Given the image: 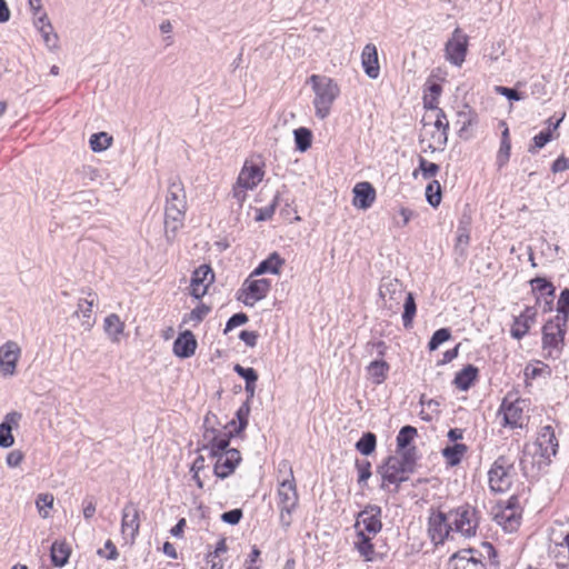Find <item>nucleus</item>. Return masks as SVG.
Here are the masks:
<instances>
[{
    "mask_svg": "<svg viewBox=\"0 0 569 569\" xmlns=\"http://www.w3.org/2000/svg\"><path fill=\"white\" fill-rule=\"evenodd\" d=\"M232 438V433H217L213 429H209L206 435V443L198 448V451L208 450L209 456L216 459L213 473L217 478H228L241 461L240 451L229 448Z\"/></svg>",
    "mask_w": 569,
    "mask_h": 569,
    "instance_id": "obj_1",
    "label": "nucleus"
},
{
    "mask_svg": "<svg viewBox=\"0 0 569 569\" xmlns=\"http://www.w3.org/2000/svg\"><path fill=\"white\" fill-rule=\"evenodd\" d=\"M187 211V197L183 183L178 177L170 178L164 208L166 233L173 234L182 226Z\"/></svg>",
    "mask_w": 569,
    "mask_h": 569,
    "instance_id": "obj_2",
    "label": "nucleus"
},
{
    "mask_svg": "<svg viewBox=\"0 0 569 569\" xmlns=\"http://www.w3.org/2000/svg\"><path fill=\"white\" fill-rule=\"evenodd\" d=\"M310 81L316 94L313 100L316 116L326 119L330 113L332 103L340 93L339 87L332 79L325 76L313 74L310 77Z\"/></svg>",
    "mask_w": 569,
    "mask_h": 569,
    "instance_id": "obj_3",
    "label": "nucleus"
},
{
    "mask_svg": "<svg viewBox=\"0 0 569 569\" xmlns=\"http://www.w3.org/2000/svg\"><path fill=\"white\" fill-rule=\"evenodd\" d=\"M516 459L510 455L499 456L492 463L489 472V487L491 491L505 492L512 483Z\"/></svg>",
    "mask_w": 569,
    "mask_h": 569,
    "instance_id": "obj_4",
    "label": "nucleus"
},
{
    "mask_svg": "<svg viewBox=\"0 0 569 569\" xmlns=\"http://www.w3.org/2000/svg\"><path fill=\"white\" fill-rule=\"evenodd\" d=\"M568 320L560 318H552L548 320L542 327V348L548 351V356L559 358L563 345L565 336L567 333Z\"/></svg>",
    "mask_w": 569,
    "mask_h": 569,
    "instance_id": "obj_5",
    "label": "nucleus"
},
{
    "mask_svg": "<svg viewBox=\"0 0 569 569\" xmlns=\"http://www.w3.org/2000/svg\"><path fill=\"white\" fill-rule=\"evenodd\" d=\"M478 513L479 511L468 503L449 511L452 529L465 537L475 536L479 525Z\"/></svg>",
    "mask_w": 569,
    "mask_h": 569,
    "instance_id": "obj_6",
    "label": "nucleus"
},
{
    "mask_svg": "<svg viewBox=\"0 0 569 569\" xmlns=\"http://www.w3.org/2000/svg\"><path fill=\"white\" fill-rule=\"evenodd\" d=\"M452 530L449 513L447 515L440 510L430 513L428 519V533L435 545L443 543Z\"/></svg>",
    "mask_w": 569,
    "mask_h": 569,
    "instance_id": "obj_7",
    "label": "nucleus"
},
{
    "mask_svg": "<svg viewBox=\"0 0 569 569\" xmlns=\"http://www.w3.org/2000/svg\"><path fill=\"white\" fill-rule=\"evenodd\" d=\"M406 293L402 283L398 279H383L379 287V296L383 300V308H387L393 313L398 311Z\"/></svg>",
    "mask_w": 569,
    "mask_h": 569,
    "instance_id": "obj_8",
    "label": "nucleus"
},
{
    "mask_svg": "<svg viewBox=\"0 0 569 569\" xmlns=\"http://www.w3.org/2000/svg\"><path fill=\"white\" fill-rule=\"evenodd\" d=\"M468 51V37L457 28L452 38L445 46L446 59L453 66L461 67Z\"/></svg>",
    "mask_w": 569,
    "mask_h": 569,
    "instance_id": "obj_9",
    "label": "nucleus"
},
{
    "mask_svg": "<svg viewBox=\"0 0 569 569\" xmlns=\"http://www.w3.org/2000/svg\"><path fill=\"white\" fill-rule=\"evenodd\" d=\"M477 552L473 548L455 552L447 562V569H487L483 561L476 556Z\"/></svg>",
    "mask_w": 569,
    "mask_h": 569,
    "instance_id": "obj_10",
    "label": "nucleus"
},
{
    "mask_svg": "<svg viewBox=\"0 0 569 569\" xmlns=\"http://www.w3.org/2000/svg\"><path fill=\"white\" fill-rule=\"evenodd\" d=\"M381 513L382 509L380 506L369 503L357 515L355 527L357 528L362 522L365 533L376 536L382 529Z\"/></svg>",
    "mask_w": 569,
    "mask_h": 569,
    "instance_id": "obj_11",
    "label": "nucleus"
},
{
    "mask_svg": "<svg viewBox=\"0 0 569 569\" xmlns=\"http://www.w3.org/2000/svg\"><path fill=\"white\" fill-rule=\"evenodd\" d=\"M271 289V281L269 279L250 280L247 279L241 288L246 295L242 302L248 307H253L257 301L264 299Z\"/></svg>",
    "mask_w": 569,
    "mask_h": 569,
    "instance_id": "obj_12",
    "label": "nucleus"
},
{
    "mask_svg": "<svg viewBox=\"0 0 569 569\" xmlns=\"http://www.w3.org/2000/svg\"><path fill=\"white\" fill-rule=\"evenodd\" d=\"M289 476L290 479L282 480L278 489L279 508L286 510L287 513H291L298 505L297 487L291 468Z\"/></svg>",
    "mask_w": 569,
    "mask_h": 569,
    "instance_id": "obj_13",
    "label": "nucleus"
},
{
    "mask_svg": "<svg viewBox=\"0 0 569 569\" xmlns=\"http://www.w3.org/2000/svg\"><path fill=\"white\" fill-rule=\"evenodd\" d=\"M549 552L559 565L569 561V531L552 530L550 535Z\"/></svg>",
    "mask_w": 569,
    "mask_h": 569,
    "instance_id": "obj_14",
    "label": "nucleus"
},
{
    "mask_svg": "<svg viewBox=\"0 0 569 569\" xmlns=\"http://www.w3.org/2000/svg\"><path fill=\"white\" fill-rule=\"evenodd\" d=\"M213 280V272L209 266H200L197 268L191 277L190 295L199 300L208 290V286Z\"/></svg>",
    "mask_w": 569,
    "mask_h": 569,
    "instance_id": "obj_15",
    "label": "nucleus"
},
{
    "mask_svg": "<svg viewBox=\"0 0 569 569\" xmlns=\"http://www.w3.org/2000/svg\"><path fill=\"white\" fill-rule=\"evenodd\" d=\"M20 357V348L13 341H8L0 347V373L4 377L16 372L17 362Z\"/></svg>",
    "mask_w": 569,
    "mask_h": 569,
    "instance_id": "obj_16",
    "label": "nucleus"
},
{
    "mask_svg": "<svg viewBox=\"0 0 569 569\" xmlns=\"http://www.w3.org/2000/svg\"><path fill=\"white\" fill-rule=\"evenodd\" d=\"M537 316L536 307H526V309L517 317L510 329V335L513 339H522L529 331L531 325L535 322Z\"/></svg>",
    "mask_w": 569,
    "mask_h": 569,
    "instance_id": "obj_17",
    "label": "nucleus"
},
{
    "mask_svg": "<svg viewBox=\"0 0 569 569\" xmlns=\"http://www.w3.org/2000/svg\"><path fill=\"white\" fill-rule=\"evenodd\" d=\"M197 346L194 335L190 330H184L173 341L172 351L178 358L187 359L194 355Z\"/></svg>",
    "mask_w": 569,
    "mask_h": 569,
    "instance_id": "obj_18",
    "label": "nucleus"
},
{
    "mask_svg": "<svg viewBox=\"0 0 569 569\" xmlns=\"http://www.w3.org/2000/svg\"><path fill=\"white\" fill-rule=\"evenodd\" d=\"M536 443L539 447L543 458L550 459L558 452L559 443L555 433V429L551 426H545L541 428Z\"/></svg>",
    "mask_w": 569,
    "mask_h": 569,
    "instance_id": "obj_19",
    "label": "nucleus"
},
{
    "mask_svg": "<svg viewBox=\"0 0 569 569\" xmlns=\"http://www.w3.org/2000/svg\"><path fill=\"white\" fill-rule=\"evenodd\" d=\"M22 415L18 411L8 412L0 423V447L10 448L14 443L12 429L18 428Z\"/></svg>",
    "mask_w": 569,
    "mask_h": 569,
    "instance_id": "obj_20",
    "label": "nucleus"
},
{
    "mask_svg": "<svg viewBox=\"0 0 569 569\" xmlns=\"http://www.w3.org/2000/svg\"><path fill=\"white\" fill-rule=\"evenodd\" d=\"M377 472L382 478V483L380 485L381 489H385L386 480H388V476L393 477L396 475H410L412 473L407 466L396 456H388L383 463L378 467Z\"/></svg>",
    "mask_w": 569,
    "mask_h": 569,
    "instance_id": "obj_21",
    "label": "nucleus"
},
{
    "mask_svg": "<svg viewBox=\"0 0 569 569\" xmlns=\"http://www.w3.org/2000/svg\"><path fill=\"white\" fill-rule=\"evenodd\" d=\"M353 206L359 209H368L376 199V190L370 182H358L353 187Z\"/></svg>",
    "mask_w": 569,
    "mask_h": 569,
    "instance_id": "obj_22",
    "label": "nucleus"
},
{
    "mask_svg": "<svg viewBox=\"0 0 569 569\" xmlns=\"http://www.w3.org/2000/svg\"><path fill=\"white\" fill-rule=\"evenodd\" d=\"M361 62L366 74L371 79H377L380 74L377 47L373 43L365 46L361 53Z\"/></svg>",
    "mask_w": 569,
    "mask_h": 569,
    "instance_id": "obj_23",
    "label": "nucleus"
},
{
    "mask_svg": "<svg viewBox=\"0 0 569 569\" xmlns=\"http://www.w3.org/2000/svg\"><path fill=\"white\" fill-rule=\"evenodd\" d=\"M263 178V171L257 164L244 163L242 170L239 173L237 183L247 189H253Z\"/></svg>",
    "mask_w": 569,
    "mask_h": 569,
    "instance_id": "obj_24",
    "label": "nucleus"
},
{
    "mask_svg": "<svg viewBox=\"0 0 569 569\" xmlns=\"http://www.w3.org/2000/svg\"><path fill=\"white\" fill-rule=\"evenodd\" d=\"M495 521L503 528L506 532L516 531L521 521L520 510H511L510 508H501L495 513Z\"/></svg>",
    "mask_w": 569,
    "mask_h": 569,
    "instance_id": "obj_25",
    "label": "nucleus"
},
{
    "mask_svg": "<svg viewBox=\"0 0 569 569\" xmlns=\"http://www.w3.org/2000/svg\"><path fill=\"white\" fill-rule=\"evenodd\" d=\"M478 377L479 369L473 365H467L456 373L452 383L460 391H467L473 386Z\"/></svg>",
    "mask_w": 569,
    "mask_h": 569,
    "instance_id": "obj_26",
    "label": "nucleus"
},
{
    "mask_svg": "<svg viewBox=\"0 0 569 569\" xmlns=\"http://www.w3.org/2000/svg\"><path fill=\"white\" fill-rule=\"evenodd\" d=\"M284 259L278 252L274 251L270 253L268 258L262 260L254 268V270L250 274V278L261 276L264 273L279 274L280 268L284 264Z\"/></svg>",
    "mask_w": 569,
    "mask_h": 569,
    "instance_id": "obj_27",
    "label": "nucleus"
},
{
    "mask_svg": "<svg viewBox=\"0 0 569 569\" xmlns=\"http://www.w3.org/2000/svg\"><path fill=\"white\" fill-rule=\"evenodd\" d=\"M139 527L140 523L138 507L133 502H128L122 509V532H126V530L130 529L131 537L134 538L139 532Z\"/></svg>",
    "mask_w": 569,
    "mask_h": 569,
    "instance_id": "obj_28",
    "label": "nucleus"
},
{
    "mask_svg": "<svg viewBox=\"0 0 569 569\" xmlns=\"http://www.w3.org/2000/svg\"><path fill=\"white\" fill-rule=\"evenodd\" d=\"M389 369V363L382 359L371 361L366 368L369 379H371L375 385L385 382Z\"/></svg>",
    "mask_w": 569,
    "mask_h": 569,
    "instance_id": "obj_29",
    "label": "nucleus"
},
{
    "mask_svg": "<svg viewBox=\"0 0 569 569\" xmlns=\"http://www.w3.org/2000/svg\"><path fill=\"white\" fill-rule=\"evenodd\" d=\"M71 549L64 541L56 540L50 548V558L54 567L62 568L69 560Z\"/></svg>",
    "mask_w": 569,
    "mask_h": 569,
    "instance_id": "obj_30",
    "label": "nucleus"
},
{
    "mask_svg": "<svg viewBox=\"0 0 569 569\" xmlns=\"http://www.w3.org/2000/svg\"><path fill=\"white\" fill-rule=\"evenodd\" d=\"M355 548L366 561H373L376 553L375 546L371 541V537L365 533L363 530L357 532Z\"/></svg>",
    "mask_w": 569,
    "mask_h": 569,
    "instance_id": "obj_31",
    "label": "nucleus"
},
{
    "mask_svg": "<svg viewBox=\"0 0 569 569\" xmlns=\"http://www.w3.org/2000/svg\"><path fill=\"white\" fill-rule=\"evenodd\" d=\"M531 289L535 295L539 293L536 297V303H540L541 297H555L556 288L555 286L546 278L536 277L530 280Z\"/></svg>",
    "mask_w": 569,
    "mask_h": 569,
    "instance_id": "obj_32",
    "label": "nucleus"
},
{
    "mask_svg": "<svg viewBox=\"0 0 569 569\" xmlns=\"http://www.w3.org/2000/svg\"><path fill=\"white\" fill-rule=\"evenodd\" d=\"M505 425L511 428L522 427V408L518 403H502Z\"/></svg>",
    "mask_w": 569,
    "mask_h": 569,
    "instance_id": "obj_33",
    "label": "nucleus"
},
{
    "mask_svg": "<svg viewBox=\"0 0 569 569\" xmlns=\"http://www.w3.org/2000/svg\"><path fill=\"white\" fill-rule=\"evenodd\" d=\"M468 447L465 443H453L442 449V456L446 458L450 467L458 466L461 462L463 455L467 452Z\"/></svg>",
    "mask_w": 569,
    "mask_h": 569,
    "instance_id": "obj_34",
    "label": "nucleus"
},
{
    "mask_svg": "<svg viewBox=\"0 0 569 569\" xmlns=\"http://www.w3.org/2000/svg\"><path fill=\"white\" fill-rule=\"evenodd\" d=\"M104 331L113 340L118 341L119 336L123 332L124 325L120 320L119 316L111 313L104 319Z\"/></svg>",
    "mask_w": 569,
    "mask_h": 569,
    "instance_id": "obj_35",
    "label": "nucleus"
},
{
    "mask_svg": "<svg viewBox=\"0 0 569 569\" xmlns=\"http://www.w3.org/2000/svg\"><path fill=\"white\" fill-rule=\"evenodd\" d=\"M417 313V305L412 292H407L403 302L402 322L406 329L412 327L413 318Z\"/></svg>",
    "mask_w": 569,
    "mask_h": 569,
    "instance_id": "obj_36",
    "label": "nucleus"
},
{
    "mask_svg": "<svg viewBox=\"0 0 569 569\" xmlns=\"http://www.w3.org/2000/svg\"><path fill=\"white\" fill-rule=\"evenodd\" d=\"M376 447L377 436L370 431L362 433L361 438L355 445L356 450L362 456H370L375 452Z\"/></svg>",
    "mask_w": 569,
    "mask_h": 569,
    "instance_id": "obj_37",
    "label": "nucleus"
},
{
    "mask_svg": "<svg viewBox=\"0 0 569 569\" xmlns=\"http://www.w3.org/2000/svg\"><path fill=\"white\" fill-rule=\"evenodd\" d=\"M94 303V298L92 299H80L78 303V309L76 310L74 315L78 317L81 316L83 318L82 326L86 329H90L93 326L92 320V307Z\"/></svg>",
    "mask_w": 569,
    "mask_h": 569,
    "instance_id": "obj_38",
    "label": "nucleus"
},
{
    "mask_svg": "<svg viewBox=\"0 0 569 569\" xmlns=\"http://www.w3.org/2000/svg\"><path fill=\"white\" fill-rule=\"evenodd\" d=\"M477 116L471 111L458 112V120L456 122L459 126L458 134L461 139H468L470 137L468 128L476 122Z\"/></svg>",
    "mask_w": 569,
    "mask_h": 569,
    "instance_id": "obj_39",
    "label": "nucleus"
},
{
    "mask_svg": "<svg viewBox=\"0 0 569 569\" xmlns=\"http://www.w3.org/2000/svg\"><path fill=\"white\" fill-rule=\"evenodd\" d=\"M296 149L300 152L307 151L312 143V132L306 127H300L293 130Z\"/></svg>",
    "mask_w": 569,
    "mask_h": 569,
    "instance_id": "obj_40",
    "label": "nucleus"
},
{
    "mask_svg": "<svg viewBox=\"0 0 569 569\" xmlns=\"http://www.w3.org/2000/svg\"><path fill=\"white\" fill-rule=\"evenodd\" d=\"M417 436V429L410 425L403 426L397 436V451H401L402 449L410 448L411 442Z\"/></svg>",
    "mask_w": 569,
    "mask_h": 569,
    "instance_id": "obj_41",
    "label": "nucleus"
},
{
    "mask_svg": "<svg viewBox=\"0 0 569 569\" xmlns=\"http://www.w3.org/2000/svg\"><path fill=\"white\" fill-rule=\"evenodd\" d=\"M355 467L358 472V485L363 489L367 487V481L371 477V462L367 459L357 458L355 461Z\"/></svg>",
    "mask_w": 569,
    "mask_h": 569,
    "instance_id": "obj_42",
    "label": "nucleus"
},
{
    "mask_svg": "<svg viewBox=\"0 0 569 569\" xmlns=\"http://www.w3.org/2000/svg\"><path fill=\"white\" fill-rule=\"evenodd\" d=\"M89 143L93 152H101L111 146L112 137L107 132H97L90 137Z\"/></svg>",
    "mask_w": 569,
    "mask_h": 569,
    "instance_id": "obj_43",
    "label": "nucleus"
},
{
    "mask_svg": "<svg viewBox=\"0 0 569 569\" xmlns=\"http://www.w3.org/2000/svg\"><path fill=\"white\" fill-rule=\"evenodd\" d=\"M250 415V405L248 401H244L236 411V418L238 420V426L231 430L233 432V437L240 435L248 426Z\"/></svg>",
    "mask_w": 569,
    "mask_h": 569,
    "instance_id": "obj_44",
    "label": "nucleus"
},
{
    "mask_svg": "<svg viewBox=\"0 0 569 569\" xmlns=\"http://www.w3.org/2000/svg\"><path fill=\"white\" fill-rule=\"evenodd\" d=\"M397 456L407 466L408 469L413 473L417 469L418 461V450L416 447H410L407 449H402L401 451H397Z\"/></svg>",
    "mask_w": 569,
    "mask_h": 569,
    "instance_id": "obj_45",
    "label": "nucleus"
},
{
    "mask_svg": "<svg viewBox=\"0 0 569 569\" xmlns=\"http://www.w3.org/2000/svg\"><path fill=\"white\" fill-rule=\"evenodd\" d=\"M426 199L428 203L437 208L441 202V186L438 180H432L427 184L426 188Z\"/></svg>",
    "mask_w": 569,
    "mask_h": 569,
    "instance_id": "obj_46",
    "label": "nucleus"
},
{
    "mask_svg": "<svg viewBox=\"0 0 569 569\" xmlns=\"http://www.w3.org/2000/svg\"><path fill=\"white\" fill-rule=\"evenodd\" d=\"M451 339V330L449 328H440L436 330L429 342H428V349L430 351L437 350L443 342Z\"/></svg>",
    "mask_w": 569,
    "mask_h": 569,
    "instance_id": "obj_47",
    "label": "nucleus"
},
{
    "mask_svg": "<svg viewBox=\"0 0 569 569\" xmlns=\"http://www.w3.org/2000/svg\"><path fill=\"white\" fill-rule=\"evenodd\" d=\"M552 139V133H550V129H545L540 131L532 138V144L529 146L528 152L535 154L539 149H542L549 141Z\"/></svg>",
    "mask_w": 569,
    "mask_h": 569,
    "instance_id": "obj_48",
    "label": "nucleus"
},
{
    "mask_svg": "<svg viewBox=\"0 0 569 569\" xmlns=\"http://www.w3.org/2000/svg\"><path fill=\"white\" fill-rule=\"evenodd\" d=\"M557 318L569 320V288H565L557 302Z\"/></svg>",
    "mask_w": 569,
    "mask_h": 569,
    "instance_id": "obj_49",
    "label": "nucleus"
},
{
    "mask_svg": "<svg viewBox=\"0 0 569 569\" xmlns=\"http://www.w3.org/2000/svg\"><path fill=\"white\" fill-rule=\"evenodd\" d=\"M210 307L204 303H200L194 309H192L189 313L184 315L183 323L193 321L194 326L200 323L204 317L210 312Z\"/></svg>",
    "mask_w": 569,
    "mask_h": 569,
    "instance_id": "obj_50",
    "label": "nucleus"
},
{
    "mask_svg": "<svg viewBox=\"0 0 569 569\" xmlns=\"http://www.w3.org/2000/svg\"><path fill=\"white\" fill-rule=\"evenodd\" d=\"M233 371L241 377L246 383H256L258 381V372L256 369L251 367H242L239 363H236L233 367Z\"/></svg>",
    "mask_w": 569,
    "mask_h": 569,
    "instance_id": "obj_51",
    "label": "nucleus"
},
{
    "mask_svg": "<svg viewBox=\"0 0 569 569\" xmlns=\"http://www.w3.org/2000/svg\"><path fill=\"white\" fill-rule=\"evenodd\" d=\"M39 31L41 32L42 38L49 48L57 47L58 36L57 33L52 32L53 28L50 21H47L46 24L39 26Z\"/></svg>",
    "mask_w": 569,
    "mask_h": 569,
    "instance_id": "obj_52",
    "label": "nucleus"
},
{
    "mask_svg": "<svg viewBox=\"0 0 569 569\" xmlns=\"http://www.w3.org/2000/svg\"><path fill=\"white\" fill-rule=\"evenodd\" d=\"M38 511L42 518H47L49 512L47 509H51L53 506V496L50 493H41L36 500Z\"/></svg>",
    "mask_w": 569,
    "mask_h": 569,
    "instance_id": "obj_53",
    "label": "nucleus"
},
{
    "mask_svg": "<svg viewBox=\"0 0 569 569\" xmlns=\"http://www.w3.org/2000/svg\"><path fill=\"white\" fill-rule=\"evenodd\" d=\"M419 169L421 170L422 177L425 179H430L439 172L440 167L437 163L429 162L425 158L420 157L419 158Z\"/></svg>",
    "mask_w": 569,
    "mask_h": 569,
    "instance_id": "obj_54",
    "label": "nucleus"
},
{
    "mask_svg": "<svg viewBox=\"0 0 569 569\" xmlns=\"http://www.w3.org/2000/svg\"><path fill=\"white\" fill-rule=\"evenodd\" d=\"M248 321H249V318L244 312H237V313L232 315L226 323L224 333H227L228 331H231L236 327L247 323Z\"/></svg>",
    "mask_w": 569,
    "mask_h": 569,
    "instance_id": "obj_55",
    "label": "nucleus"
},
{
    "mask_svg": "<svg viewBox=\"0 0 569 569\" xmlns=\"http://www.w3.org/2000/svg\"><path fill=\"white\" fill-rule=\"evenodd\" d=\"M242 517H243L242 510L240 508H236V509H231L229 511L223 512L220 518L224 523L234 526L240 522Z\"/></svg>",
    "mask_w": 569,
    "mask_h": 569,
    "instance_id": "obj_56",
    "label": "nucleus"
},
{
    "mask_svg": "<svg viewBox=\"0 0 569 569\" xmlns=\"http://www.w3.org/2000/svg\"><path fill=\"white\" fill-rule=\"evenodd\" d=\"M497 91L510 101H520L525 98V93L517 90L516 88L499 86L497 87Z\"/></svg>",
    "mask_w": 569,
    "mask_h": 569,
    "instance_id": "obj_57",
    "label": "nucleus"
},
{
    "mask_svg": "<svg viewBox=\"0 0 569 569\" xmlns=\"http://www.w3.org/2000/svg\"><path fill=\"white\" fill-rule=\"evenodd\" d=\"M511 143H500L498 153H497V166L499 169L505 167L510 158Z\"/></svg>",
    "mask_w": 569,
    "mask_h": 569,
    "instance_id": "obj_58",
    "label": "nucleus"
},
{
    "mask_svg": "<svg viewBox=\"0 0 569 569\" xmlns=\"http://www.w3.org/2000/svg\"><path fill=\"white\" fill-rule=\"evenodd\" d=\"M431 138L436 142L437 147L429 144L428 148L432 151H435L436 149L443 150L445 146L448 142V130H437V132L432 133Z\"/></svg>",
    "mask_w": 569,
    "mask_h": 569,
    "instance_id": "obj_59",
    "label": "nucleus"
},
{
    "mask_svg": "<svg viewBox=\"0 0 569 569\" xmlns=\"http://www.w3.org/2000/svg\"><path fill=\"white\" fill-rule=\"evenodd\" d=\"M276 207H277V199H274L272 203H270L263 208H260L257 212L256 220L257 221H267V220L271 219L272 216L274 214Z\"/></svg>",
    "mask_w": 569,
    "mask_h": 569,
    "instance_id": "obj_60",
    "label": "nucleus"
},
{
    "mask_svg": "<svg viewBox=\"0 0 569 569\" xmlns=\"http://www.w3.org/2000/svg\"><path fill=\"white\" fill-rule=\"evenodd\" d=\"M259 335L256 331L242 330L239 333V339L242 340L246 346L253 348L257 345Z\"/></svg>",
    "mask_w": 569,
    "mask_h": 569,
    "instance_id": "obj_61",
    "label": "nucleus"
},
{
    "mask_svg": "<svg viewBox=\"0 0 569 569\" xmlns=\"http://www.w3.org/2000/svg\"><path fill=\"white\" fill-rule=\"evenodd\" d=\"M24 458L21 450H12L7 455L6 461L10 468L18 467Z\"/></svg>",
    "mask_w": 569,
    "mask_h": 569,
    "instance_id": "obj_62",
    "label": "nucleus"
},
{
    "mask_svg": "<svg viewBox=\"0 0 569 569\" xmlns=\"http://www.w3.org/2000/svg\"><path fill=\"white\" fill-rule=\"evenodd\" d=\"M104 548L109 551L107 555L103 553L102 549L98 550V555L100 557H104L108 560H116L119 557V552L117 547L111 540H107L104 543Z\"/></svg>",
    "mask_w": 569,
    "mask_h": 569,
    "instance_id": "obj_63",
    "label": "nucleus"
},
{
    "mask_svg": "<svg viewBox=\"0 0 569 569\" xmlns=\"http://www.w3.org/2000/svg\"><path fill=\"white\" fill-rule=\"evenodd\" d=\"M567 169H569V159L565 158L563 156L557 158L551 164V171L553 173L562 172Z\"/></svg>",
    "mask_w": 569,
    "mask_h": 569,
    "instance_id": "obj_64",
    "label": "nucleus"
}]
</instances>
